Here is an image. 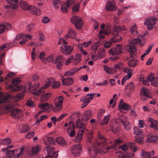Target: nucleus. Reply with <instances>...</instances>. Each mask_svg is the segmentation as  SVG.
I'll list each match as a JSON object with an SVG mask.
<instances>
[{
  "mask_svg": "<svg viewBox=\"0 0 158 158\" xmlns=\"http://www.w3.org/2000/svg\"><path fill=\"white\" fill-rule=\"evenodd\" d=\"M64 98L62 96H60L56 98L54 100V104L55 107L53 108L54 112L60 111L62 108V103Z\"/></svg>",
  "mask_w": 158,
  "mask_h": 158,
  "instance_id": "423d86ee",
  "label": "nucleus"
},
{
  "mask_svg": "<svg viewBox=\"0 0 158 158\" xmlns=\"http://www.w3.org/2000/svg\"><path fill=\"white\" fill-rule=\"evenodd\" d=\"M73 80L70 77L67 78L62 80L63 84L66 86L70 85L73 84Z\"/></svg>",
  "mask_w": 158,
  "mask_h": 158,
  "instance_id": "7c9ffc66",
  "label": "nucleus"
},
{
  "mask_svg": "<svg viewBox=\"0 0 158 158\" xmlns=\"http://www.w3.org/2000/svg\"><path fill=\"white\" fill-rule=\"evenodd\" d=\"M20 5L21 7L25 10H28L29 9L30 6H29L27 3L25 1H21L20 2Z\"/></svg>",
  "mask_w": 158,
  "mask_h": 158,
  "instance_id": "c03bdc74",
  "label": "nucleus"
},
{
  "mask_svg": "<svg viewBox=\"0 0 158 158\" xmlns=\"http://www.w3.org/2000/svg\"><path fill=\"white\" fill-rule=\"evenodd\" d=\"M105 110H104L102 109L100 110L98 113V121L100 120L103 114L105 113Z\"/></svg>",
  "mask_w": 158,
  "mask_h": 158,
  "instance_id": "13d9d810",
  "label": "nucleus"
},
{
  "mask_svg": "<svg viewBox=\"0 0 158 158\" xmlns=\"http://www.w3.org/2000/svg\"><path fill=\"white\" fill-rule=\"evenodd\" d=\"M56 141L57 143L59 145L64 146L66 145L65 140L62 137H57L56 138Z\"/></svg>",
  "mask_w": 158,
  "mask_h": 158,
  "instance_id": "c9c22d12",
  "label": "nucleus"
},
{
  "mask_svg": "<svg viewBox=\"0 0 158 158\" xmlns=\"http://www.w3.org/2000/svg\"><path fill=\"white\" fill-rule=\"evenodd\" d=\"M11 142V140L10 139L8 138L0 140V143L1 144L7 145H9Z\"/></svg>",
  "mask_w": 158,
  "mask_h": 158,
  "instance_id": "8fccbe9b",
  "label": "nucleus"
},
{
  "mask_svg": "<svg viewBox=\"0 0 158 158\" xmlns=\"http://www.w3.org/2000/svg\"><path fill=\"white\" fill-rule=\"evenodd\" d=\"M140 97L144 101L147 99L149 97L150 92L149 89L146 87H142L140 89Z\"/></svg>",
  "mask_w": 158,
  "mask_h": 158,
  "instance_id": "9b49d317",
  "label": "nucleus"
},
{
  "mask_svg": "<svg viewBox=\"0 0 158 158\" xmlns=\"http://www.w3.org/2000/svg\"><path fill=\"white\" fill-rule=\"evenodd\" d=\"M26 105L31 108L33 107L35 105L34 102L31 100H28L26 102Z\"/></svg>",
  "mask_w": 158,
  "mask_h": 158,
  "instance_id": "338daca9",
  "label": "nucleus"
},
{
  "mask_svg": "<svg viewBox=\"0 0 158 158\" xmlns=\"http://www.w3.org/2000/svg\"><path fill=\"white\" fill-rule=\"evenodd\" d=\"M104 69L107 73L110 75H112L116 72L114 68H110L107 66L104 67Z\"/></svg>",
  "mask_w": 158,
  "mask_h": 158,
  "instance_id": "37998d69",
  "label": "nucleus"
},
{
  "mask_svg": "<svg viewBox=\"0 0 158 158\" xmlns=\"http://www.w3.org/2000/svg\"><path fill=\"white\" fill-rule=\"evenodd\" d=\"M107 144V143L106 141H98V144L96 145V146H97L99 147V151L101 154H105L107 152L108 150L116 148V146L114 144L106 148V146Z\"/></svg>",
  "mask_w": 158,
  "mask_h": 158,
  "instance_id": "7ed1b4c3",
  "label": "nucleus"
},
{
  "mask_svg": "<svg viewBox=\"0 0 158 158\" xmlns=\"http://www.w3.org/2000/svg\"><path fill=\"white\" fill-rule=\"evenodd\" d=\"M95 94H88L85 97H83L81 98H84L85 99H84V100L86 101V102H88V103H89L91 100L93 99L94 95Z\"/></svg>",
  "mask_w": 158,
  "mask_h": 158,
  "instance_id": "4c0bfd02",
  "label": "nucleus"
},
{
  "mask_svg": "<svg viewBox=\"0 0 158 158\" xmlns=\"http://www.w3.org/2000/svg\"><path fill=\"white\" fill-rule=\"evenodd\" d=\"M141 40L139 39H134L129 41V42L132 44H136L139 42H140Z\"/></svg>",
  "mask_w": 158,
  "mask_h": 158,
  "instance_id": "0e129e2a",
  "label": "nucleus"
},
{
  "mask_svg": "<svg viewBox=\"0 0 158 158\" xmlns=\"http://www.w3.org/2000/svg\"><path fill=\"white\" fill-rule=\"evenodd\" d=\"M110 129L112 131L115 133L119 132L120 130V126L116 122H114L110 126Z\"/></svg>",
  "mask_w": 158,
  "mask_h": 158,
  "instance_id": "bb28decb",
  "label": "nucleus"
},
{
  "mask_svg": "<svg viewBox=\"0 0 158 158\" xmlns=\"http://www.w3.org/2000/svg\"><path fill=\"white\" fill-rule=\"evenodd\" d=\"M126 28L124 26H123L122 27H119L118 26H114L113 28V31L112 36V40H113V38H115L116 36L122 30H125Z\"/></svg>",
  "mask_w": 158,
  "mask_h": 158,
  "instance_id": "f8f14e48",
  "label": "nucleus"
},
{
  "mask_svg": "<svg viewBox=\"0 0 158 158\" xmlns=\"http://www.w3.org/2000/svg\"><path fill=\"white\" fill-rule=\"evenodd\" d=\"M155 18L153 17L149 18L145 20L144 24L148 26V29L149 30H152L155 27Z\"/></svg>",
  "mask_w": 158,
  "mask_h": 158,
  "instance_id": "9d476101",
  "label": "nucleus"
},
{
  "mask_svg": "<svg viewBox=\"0 0 158 158\" xmlns=\"http://www.w3.org/2000/svg\"><path fill=\"white\" fill-rule=\"evenodd\" d=\"M45 42V37L43 34L40 33V45L43 44Z\"/></svg>",
  "mask_w": 158,
  "mask_h": 158,
  "instance_id": "69168bd1",
  "label": "nucleus"
},
{
  "mask_svg": "<svg viewBox=\"0 0 158 158\" xmlns=\"http://www.w3.org/2000/svg\"><path fill=\"white\" fill-rule=\"evenodd\" d=\"M31 84L30 83H29L27 84L26 85V88H27L30 92L35 90L38 89L34 93L35 94L39 95L40 94V89H39V87L40 86L39 84V83L35 84L32 86H31Z\"/></svg>",
  "mask_w": 158,
  "mask_h": 158,
  "instance_id": "ddd939ff",
  "label": "nucleus"
},
{
  "mask_svg": "<svg viewBox=\"0 0 158 158\" xmlns=\"http://www.w3.org/2000/svg\"><path fill=\"white\" fill-rule=\"evenodd\" d=\"M71 152L75 156H79L82 152L81 147L80 144L75 145L72 146Z\"/></svg>",
  "mask_w": 158,
  "mask_h": 158,
  "instance_id": "1a4fd4ad",
  "label": "nucleus"
},
{
  "mask_svg": "<svg viewBox=\"0 0 158 158\" xmlns=\"http://www.w3.org/2000/svg\"><path fill=\"white\" fill-rule=\"evenodd\" d=\"M69 6V5L64 3L61 5V11L64 13H66L68 12V8Z\"/></svg>",
  "mask_w": 158,
  "mask_h": 158,
  "instance_id": "79ce46f5",
  "label": "nucleus"
},
{
  "mask_svg": "<svg viewBox=\"0 0 158 158\" xmlns=\"http://www.w3.org/2000/svg\"><path fill=\"white\" fill-rule=\"evenodd\" d=\"M134 134L135 136L142 135L143 134L142 130L137 127H134L133 129Z\"/></svg>",
  "mask_w": 158,
  "mask_h": 158,
  "instance_id": "de8ad7c7",
  "label": "nucleus"
},
{
  "mask_svg": "<svg viewBox=\"0 0 158 158\" xmlns=\"http://www.w3.org/2000/svg\"><path fill=\"white\" fill-rule=\"evenodd\" d=\"M123 48L121 45L118 44L111 49L109 52V53L112 55V56L110 57V59L111 60L117 59L118 58L117 55L122 53Z\"/></svg>",
  "mask_w": 158,
  "mask_h": 158,
  "instance_id": "f03ea898",
  "label": "nucleus"
},
{
  "mask_svg": "<svg viewBox=\"0 0 158 158\" xmlns=\"http://www.w3.org/2000/svg\"><path fill=\"white\" fill-rule=\"evenodd\" d=\"M69 125L68 128L67 132L71 137L74 136L76 135L74 130L75 126L74 123L72 122L69 123Z\"/></svg>",
  "mask_w": 158,
  "mask_h": 158,
  "instance_id": "4468645a",
  "label": "nucleus"
},
{
  "mask_svg": "<svg viewBox=\"0 0 158 158\" xmlns=\"http://www.w3.org/2000/svg\"><path fill=\"white\" fill-rule=\"evenodd\" d=\"M59 151H57L56 152H54L53 153V156L52 155H48L43 158H57V156H58L57 153Z\"/></svg>",
  "mask_w": 158,
  "mask_h": 158,
  "instance_id": "680f3d73",
  "label": "nucleus"
},
{
  "mask_svg": "<svg viewBox=\"0 0 158 158\" xmlns=\"http://www.w3.org/2000/svg\"><path fill=\"white\" fill-rule=\"evenodd\" d=\"M98 144V142L95 143L93 148H90L89 149V153L91 157L94 158L96 156L98 153H100L99 147L96 146L97 144Z\"/></svg>",
  "mask_w": 158,
  "mask_h": 158,
  "instance_id": "6e6552de",
  "label": "nucleus"
},
{
  "mask_svg": "<svg viewBox=\"0 0 158 158\" xmlns=\"http://www.w3.org/2000/svg\"><path fill=\"white\" fill-rule=\"evenodd\" d=\"M44 149L48 154H53V152H54V151L55 150V148L50 145L46 146Z\"/></svg>",
  "mask_w": 158,
  "mask_h": 158,
  "instance_id": "58836bf2",
  "label": "nucleus"
},
{
  "mask_svg": "<svg viewBox=\"0 0 158 158\" xmlns=\"http://www.w3.org/2000/svg\"><path fill=\"white\" fill-rule=\"evenodd\" d=\"M21 81L20 78L18 77L12 79L11 81L12 85L9 86L11 92L19 91L21 89V88L23 86L19 85V84Z\"/></svg>",
  "mask_w": 158,
  "mask_h": 158,
  "instance_id": "39448f33",
  "label": "nucleus"
},
{
  "mask_svg": "<svg viewBox=\"0 0 158 158\" xmlns=\"http://www.w3.org/2000/svg\"><path fill=\"white\" fill-rule=\"evenodd\" d=\"M77 71L78 70H76V68L73 69L66 72L64 73V75L65 77L72 76L74 75Z\"/></svg>",
  "mask_w": 158,
  "mask_h": 158,
  "instance_id": "e433bc0d",
  "label": "nucleus"
},
{
  "mask_svg": "<svg viewBox=\"0 0 158 158\" xmlns=\"http://www.w3.org/2000/svg\"><path fill=\"white\" fill-rule=\"evenodd\" d=\"M120 121L126 129L127 130H129L131 129V124L127 117H123L120 119Z\"/></svg>",
  "mask_w": 158,
  "mask_h": 158,
  "instance_id": "dca6fc26",
  "label": "nucleus"
},
{
  "mask_svg": "<svg viewBox=\"0 0 158 158\" xmlns=\"http://www.w3.org/2000/svg\"><path fill=\"white\" fill-rule=\"evenodd\" d=\"M50 93H44V92L40 93V102H44L47 101L52 95Z\"/></svg>",
  "mask_w": 158,
  "mask_h": 158,
  "instance_id": "aec40b11",
  "label": "nucleus"
},
{
  "mask_svg": "<svg viewBox=\"0 0 158 158\" xmlns=\"http://www.w3.org/2000/svg\"><path fill=\"white\" fill-rule=\"evenodd\" d=\"M43 140L44 141V143L45 145H47L48 143L50 144H54L55 141L54 139L52 137L47 136H44L43 138Z\"/></svg>",
  "mask_w": 158,
  "mask_h": 158,
  "instance_id": "393cba45",
  "label": "nucleus"
},
{
  "mask_svg": "<svg viewBox=\"0 0 158 158\" xmlns=\"http://www.w3.org/2000/svg\"><path fill=\"white\" fill-rule=\"evenodd\" d=\"M76 36V33L75 31L72 29H70L68 33L65 36V38L67 39L69 37L75 38Z\"/></svg>",
  "mask_w": 158,
  "mask_h": 158,
  "instance_id": "c85d7f7f",
  "label": "nucleus"
},
{
  "mask_svg": "<svg viewBox=\"0 0 158 158\" xmlns=\"http://www.w3.org/2000/svg\"><path fill=\"white\" fill-rule=\"evenodd\" d=\"M98 56L99 57V58H102L103 56H105V50L103 48L99 49V50H98Z\"/></svg>",
  "mask_w": 158,
  "mask_h": 158,
  "instance_id": "5fc2aeb1",
  "label": "nucleus"
},
{
  "mask_svg": "<svg viewBox=\"0 0 158 158\" xmlns=\"http://www.w3.org/2000/svg\"><path fill=\"white\" fill-rule=\"evenodd\" d=\"M84 132V131L83 129L80 130L78 131L77 134L75 139V141L76 142L79 143L81 141Z\"/></svg>",
  "mask_w": 158,
  "mask_h": 158,
  "instance_id": "c756f323",
  "label": "nucleus"
},
{
  "mask_svg": "<svg viewBox=\"0 0 158 158\" xmlns=\"http://www.w3.org/2000/svg\"><path fill=\"white\" fill-rule=\"evenodd\" d=\"M79 6L78 4H75L73 6L72 10V13L74 14L75 13L79 11Z\"/></svg>",
  "mask_w": 158,
  "mask_h": 158,
  "instance_id": "bf43d9fd",
  "label": "nucleus"
},
{
  "mask_svg": "<svg viewBox=\"0 0 158 158\" xmlns=\"http://www.w3.org/2000/svg\"><path fill=\"white\" fill-rule=\"evenodd\" d=\"M24 95L23 93L21 94L18 93L15 96V98H17L16 100H19L22 98Z\"/></svg>",
  "mask_w": 158,
  "mask_h": 158,
  "instance_id": "774afa93",
  "label": "nucleus"
},
{
  "mask_svg": "<svg viewBox=\"0 0 158 158\" xmlns=\"http://www.w3.org/2000/svg\"><path fill=\"white\" fill-rule=\"evenodd\" d=\"M76 124L77 128L85 129L86 127L85 125L83 124L82 120L80 119H78L76 121Z\"/></svg>",
  "mask_w": 158,
  "mask_h": 158,
  "instance_id": "a18cd8bd",
  "label": "nucleus"
},
{
  "mask_svg": "<svg viewBox=\"0 0 158 158\" xmlns=\"http://www.w3.org/2000/svg\"><path fill=\"white\" fill-rule=\"evenodd\" d=\"M54 61L53 60V56L52 55L49 56L48 57L45 58L44 59H42V62L44 63H47L51 61Z\"/></svg>",
  "mask_w": 158,
  "mask_h": 158,
  "instance_id": "09e8293b",
  "label": "nucleus"
},
{
  "mask_svg": "<svg viewBox=\"0 0 158 158\" xmlns=\"http://www.w3.org/2000/svg\"><path fill=\"white\" fill-rule=\"evenodd\" d=\"M29 7V9L28 10H29L32 14L37 16L40 15L39 10L38 8L32 6H30Z\"/></svg>",
  "mask_w": 158,
  "mask_h": 158,
  "instance_id": "72a5a7b5",
  "label": "nucleus"
},
{
  "mask_svg": "<svg viewBox=\"0 0 158 158\" xmlns=\"http://www.w3.org/2000/svg\"><path fill=\"white\" fill-rule=\"evenodd\" d=\"M124 72L127 74V75H130L131 77L132 75V69L128 67H126L124 69Z\"/></svg>",
  "mask_w": 158,
  "mask_h": 158,
  "instance_id": "052dcab7",
  "label": "nucleus"
},
{
  "mask_svg": "<svg viewBox=\"0 0 158 158\" xmlns=\"http://www.w3.org/2000/svg\"><path fill=\"white\" fill-rule=\"evenodd\" d=\"M25 39H23L21 41L19 42V44L21 45H23L24 43H26L27 40L28 39L29 40L31 39V36L29 35H25Z\"/></svg>",
  "mask_w": 158,
  "mask_h": 158,
  "instance_id": "4d7b16f0",
  "label": "nucleus"
},
{
  "mask_svg": "<svg viewBox=\"0 0 158 158\" xmlns=\"http://www.w3.org/2000/svg\"><path fill=\"white\" fill-rule=\"evenodd\" d=\"M72 23L74 24L75 27L77 29H80L83 25V22L81 19L79 17L74 15L71 19Z\"/></svg>",
  "mask_w": 158,
  "mask_h": 158,
  "instance_id": "0eeeda50",
  "label": "nucleus"
},
{
  "mask_svg": "<svg viewBox=\"0 0 158 158\" xmlns=\"http://www.w3.org/2000/svg\"><path fill=\"white\" fill-rule=\"evenodd\" d=\"M148 79L151 82L152 85L154 86H157L158 84V78L154 77L153 74H150L148 77Z\"/></svg>",
  "mask_w": 158,
  "mask_h": 158,
  "instance_id": "412c9836",
  "label": "nucleus"
},
{
  "mask_svg": "<svg viewBox=\"0 0 158 158\" xmlns=\"http://www.w3.org/2000/svg\"><path fill=\"white\" fill-rule=\"evenodd\" d=\"M18 129L20 132L25 133L28 131L30 129V128L27 125L24 124L19 126Z\"/></svg>",
  "mask_w": 158,
  "mask_h": 158,
  "instance_id": "473e14b6",
  "label": "nucleus"
},
{
  "mask_svg": "<svg viewBox=\"0 0 158 158\" xmlns=\"http://www.w3.org/2000/svg\"><path fill=\"white\" fill-rule=\"evenodd\" d=\"M1 94H0V105L3 103H6V110L8 111H11V115L15 118H18L21 115V111L20 109L16 108L13 109L14 105L12 103L10 102L12 98L11 95L8 94L3 96Z\"/></svg>",
  "mask_w": 158,
  "mask_h": 158,
  "instance_id": "f257e3e1",
  "label": "nucleus"
},
{
  "mask_svg": "<svg viewBox=\"0 0 158 158\" xmlns=\"http://www.w3.org/2000/svg\"><path fill=\"white\" fill-rule=\"evenodd\" d=\"M130 31L131 32L134 36H135L138 34V31L137 30V27L136 25L131 27L130 28Z\"/></svg>",
  "mask_w": 158,
  "mask_h": 158,
  "instance_id": "603ef678",
  "label": "nucleus"
},
{
  "mask_svg": "<svg viewBox=\"0 0 158 158\" xmlns=\"http://www.w3.org/2000/svg\"><path fill=\"white\" fill-rule=\"evenodd\" d=\"M64 59L63 56H59L55 60H54L53 63L57 64L56 66L57 68L59 69L61 67L63 64Z\"/></svg>",
  "mask_w": 158,
  "mask_h": 158,
  "instance_id": "a211bd4d",
  "label": "nucleus"
},
{
  "mask_svg": "<svg viewBox=\"0 0 158 158\" xmlns=\"http://www.w3.org/2000/svg\"><path fill=\"white\" fill-rule=\"evenodd\" d=\"M39 150V147L38 145L35 146L32 148L30 151H28L27 154L31 156H33V155H36L38 153Z\"/></svg>",
  "mask_w": 158,
  "mask_h": 158,
  "instance_id": "cd10ccee",
  "label": "nucleus"
},
{
  "mask_svg": "<svg viewBox=\"0 0 158 158\" xmlns=\"http://www.w3.org/2000/svg\"><path fill=\"white\" fill-rule=\"evenodd\" d=\"M19 151V150H18L17 149L13 150H8L6 152V155L8 158H12L13 156H14V158H18L23 154L24 148H21L20 152L18 153Z\"/></svg>",
  "mask_w": 158,
  "mask_h": 158,
  "instance_id": "20e7f679",
  "label": "nucleus"
},
{
  "mask_svg": "<svg viewBox=\"0 0 158 158\" xmlns=\"http://www.w3.org/2000/svg\"><path fill=\"white\" fill-rule=\"evenodd\" d=\"M135 140L137 143H142L143 140L142 136V135L135 136Z\"/></svg>",
  "mask_w": 158,
  "mask_h": 158,
  "instance_id": "e2e57ef3",
  "label": "nucleus"
},
{
  "mask_svg": "<svg viewBox=\"0 0 158 158\" xmlns=\"http://www.w3.org/2000/svg\"><path fill=\"white\" fill-rule=\"evenodd\" d=\"M110 115L109 114L105 116L103 120L101 122V124L102 125L107 123L110 120Z\"/></svg>",
  "mask_w": 158,
  "mask_h": 158,
  "instance_id": "6e6d98bb",
  "label": "nucleus"
},
{
  "mask_svg": "<svg viewBox=\"0 0 158 158\" xmlns=\"http://www.w3.org/2000/svg\"><path fill=\"white\" fill-rule=\"evenodd\" d=\"M102 44V42L101 41L96 42L92 44L90 47V49L93 50H96Z\"/></svg>",
  "mask_w": 158,
  "mask_h": 158,
  "instance_id": "ea45409f",
  "label": "nucleus"
},
{
  "mask_svg": "<svg viewBox=\"0 0 158 158\" xmlns=\"http://www.w3.org/2000/svg\"><path fill=\"white\" fill-rule=\"evenodd\" d=\"M73 47L72 46H64L61 47V52L65 54H70L73 51Z\"/></svg>",
  "mask_w": 158,
  "mask_h": 158,
  "instance_id": "f3484780",
  "label": "nucleus"
},
{
  "mask_svg": "<svg viewBox=\"0 0 158 158\" xmlns=\"http://www.w3.org/2000/svg\"><path fill=\"white\" fill-rule=\"evenodd\" d=\"M130 106L128 104L124 102L122 99L120 102L118 108L124 110H127L130 109Z\"/></svg>",
  "mask_w": 158,
  "mask_h": 158,
  "instance_id": "5701e85b",
  "label": "nucleus"
},
{
  "mask_svg": "<svg viewBox=\"0 0 158 158\" xmlns=\"http://www.w3.org/2000/svg\"><path fill=\"white\" fill-rule=\"evenodd\" d=\"M127 64L129 66L134 67L138 64V62L136 60L132 59L128 62Z\"/></svg>",
  "mask_w": 158,
  "mask_h": 158,
  "instance_id": "a19ab883",
  "label": "nucleus"
},
{
  "mask_svg": "<svg viewBox=\"0 0 158 158\" xmlns=\"http://www.w3.org/2000/svg\"><path fill=\"white\" fill-rule=\"evenodd\" d=\"M52 79L51 78H48L46 81V83L44 85L40 87V93L44 92V90H45L49 87L52 83Z\"/></svg>",
  "mask_w": 158,
  "mask_h": 158,
  "instance_id": "4be33fe9",
  "label": "nucleus"
},
{
  "mask_svg": "<svg viewBox=\"0 0 158 158\" xmlns=\"http://www.w3.org/2000/svg\"><path fill=\"white\" fill-rule=\"evenodd\" d=\"M135 88V86L134 84L132 82H131L128 83L125 86V90L128 89L130 90L129 93H128V96H129L130 94H131L132 92L134 91Z\"/></svg>",
  "mask_w": 158,
  "mask_h": 158,
  "instance_id": "2f4dec72",
  "label": "nucleus"
},
{
  "mask_svg": "<svg viewBox=\"0 0 158 158\" xmlns=\"http://www.w3.org/2000/svg\"><path fill=\"white\" fill-rule=\"evenodd\" d=\"M40 113L46 111L49 109V104L48 102L40 103Z\"/></svg>",
  "mask_w": 158,
  "mask_h": 158,
  "instance_id": "f704fd0d",
  "label": "nucleus"
},
{
  "mask_svg": "<svg viewBox=\"0 0 158 158\" xmlns=\"http://www.w3.org/2000/svg\"><path fill=\"white\" fill-rule=\"evenodd\" d=\"M126 49L130 52L131 57L133 58L135 56V52L136 50L134 45L132 44H128L127 46Z\"/></svg>",
  "mask_w": 158,
  "mask_h": 158,
  "instance_id": "2eb2a0df",
  "label": "nucleus"
},
{
  "mask_svg": "<svg viewBox=\"0 0 158 158\" xmlns=\"http://www.w3.org/2000/svg\"><path fill=\"white\" fill-rule=\"evenodd\" d=\"M148 122L151 123L150 125V127L153 128L154 127L155 124H158V121L156 120H154L152 118H149L148 120Z\"/></svg>",
  "mask_w": 158,
  "mask_h": 158,
  "instance_id": "3c124183",
  "label": "nucleus"
},
{
  "mask_svg": "<svg viewBox=\"0 0 158 158\" xmlns=\"http://www.w3.org/2000/svg\"><path fill=\"white\" fill-rule=\"evenodd\" d=\"M105 9L107 10L115 11L117 8L114 2H108L106 3Z\"/></svg>",
  "mask_w": 158,
  "mask_h": 158,
  "instance_id": "6ab92c4d",
  "label": "nucleus"
},
{
  "mask_svg": "<svg viewBox=\"0 0 158 158\" xmlns=\"http://www.w3.org/2000/svg\"><path fill=\"white\" fill-rule=\"evenodd\" d=\"M157 138L156 136H151L148 137L146 140V142L148 143L155 142L157 139Z\"/></svg>",
  "mask_w": 158,
  "mask_h": 158,
  "instance_id": "864d4df0",
  "label": "nucleus"
},
{
  "mask_svg": "<svg viewBox=\"0 0 158 158\" xmlns=\"http://www.w3.org/2000/svg\"><path fill=\"white\" fill-rule=\"evenodd\" d=\"M92 112L89 110L85 111L82 115V119L84 121L87 122L91 117Z\"/></svg>",
  "mask_w": 158,
  "mask_h": 158,
  "instance_id": "a878e982",
  "label": "nucleus"
},
{
  "mask_svg": "<svg viewBox=\"0 0 158 158\" xmlns=\"http://www.w3.org/2000/svg\"><path fill=\"white\" fill-rule=\"evenodd\" d=\"M10 1H8V3H10L11 5H8L6 6L7 9H11L15 10L16 9L18 6L17 3H18V1L17 0H10Z\"/></svg>",
  "mask_w": 158,
  "mask_h": 158,
  "instance_id": "b1692460",
  "label": "nucleus"
},
{
  "mask_svg": "<svg viewBox=\"0 0 158 158\" xmlns=\"http://www.w3.org/2000/svg\"><path fill=\"white\" fill-rule=\"evenodd\" d=\"M140 156L142 158H149L150 155L149 152L144 150H142Z\"/></svg>",
  "mask_w": 158,
  "mask_h": 158,
  "instance_id": "49530a36",
  "label": "nucleus"
}]
</instances>
